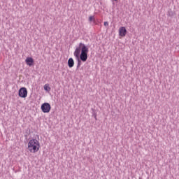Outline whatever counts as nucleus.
Instances as JSON below:
<instances>
[{
	"instance_id": "1",
	"label": "nucleus",
	"mask_w": 179,
	"mask_h": 179,
	"mask_svg": "<svg viewBox=\"0 0 179 179\" xmlns=\"http://www.w3.org/2000/svg\"><path fill=\"white\" fill-rule=\"evenodd\" d=\"M87 54H89V48L84 43H80L74 51V57L79 58L83 62L87 61Z\"/></svg>"
},
{
	"instance_id": "2",
	"label": "nucleus",
	"mask_w": 179,
	"mask_h": 179,
	"mask_svg": "<svg viewBox=\"0 0 179 179\" xmlns=\"http://www.w3.org/2000/svg\"><path fill=\"white\" fill-rule=\"evenodd\" d=\"M28 150L30 152V153H37L38 150H40V148H41V145H40V141L37 140L36 138H31L29 141L28 144Z\"/></svg>"
},
{
	"instance_id": "3",
	"label": "nucleus",
	"mask_w": 179,
	"mask_h": 179,
	"mask_svg": "<svg viewBox=\"0 0 179 179\" xmlns=\"http://www.w3.org/2000/svg\"><path fill=\"white\" fill-rule=\"evenodd\" d=\"M41 109L44 113L48 114L51 111V105L48 103H43L41 106Z\"/></svg>"
},
{
	"instance_id": "4",
	"label": "nucleus",
	"mask_w": 179,
	"mask_h": 179,
	"mask_svg": "<svg viewBox=\"0 0 179 179\" xmlns=\"http://www.w3.org/2000/svg\"><path fill=\"white\" fill-rule=\"evenodd\" d=\"M18 96L22 99H26L27 97V89L26 87H22L19 90Z\"/></svg>"
},
{
	"instance_id": "5",
	"label": "nucleus",
	"mask_w": 179,
	"mask_h": 179,
	"mask_svg": "<svg viewBox=\"0 0 179 179\" xmlns=\"http://www.w3.org/2000/svg\"><path fill=\"white\" fill-rule=\"evenodd\" d=\"M120 37H125L127 36V29L125 27H121L119 28Z\"/></svg>"
},
{
	"instance_id": "6",
	"label": "nucleus",
	"mask_w": 179,
	"mask_h": 179,
	"mask_svg": "<svg viewBox=\"0 0 179 179\" xmlns=\"http://www.w3.org/2000/svg\"><path fill=\"white\" fill-rule=\"evenodd\" d=\"M25 62L27 65H28L29 66H31L34 64V60L31 57H27V59H25Z\"/></svg>"
},
{
	"instance_id": "7",
	"label": "nucleus",
	"mask_w": 179,
	"mask_h": 179,
	"mask_svg": "<svg viewBox=\"0 0 179 179\" xmlns=\"http://www.w3.org/2000/svg\"><path fill=\"white\" fill-rule=\"evenodd\" d=\"M68 65L69 68H73V66L75 65V61H73V59L72 57L69 59Z\"/></svg>"
},
{
	"instance_id": "8",
	"label": "nucleus",
	"mask_w": 179,
	"mask_h": 179,
	"mask_svg": "<svg viewBox=\"0 0 179 179\" xmlns=\"http://www.w3.org/2000/svg\"><path fill=\"white\" fill-rule=\"evenodd\" d=\"M43 89L44 90H45V92H51V87H50V84H45L43 86Z\"/></svg>"
},
{
	"instance_id": "9",
	"label": "nucleus",
	"mask_w": 179,
	"mask_h": 179,
	"mask_svg": "<svg viewBox=\"0 0 179 179\" xmlns=\"http://www.w3.org/2000/svg\"><path fill=\"white\" fill-rule=\"evenodd\" d=\"M89 22H93L94 23H96V18L94 15L89 17Z\"/></svg>"
},
{
	"instance_id": "10",
	"label": "nucleus",
	"mask_w": 179,
	"mask_h": 179,
	"mask_svg": "<svg viewBox=\"0 0 179 179\" xmlns=\"http://www.w3.org/2000/svg\"><path fill=\"white\" fill-rule=\"evenodd\" d=\"M103 24H104V26H108V22H105Z\"/></svg>"
},
{
	"instance_id": "11",
	"label": "nucleus",
	"mask_w": 179,
	"mask_h": 179,
	"mask_svg": "<svg viewBox=\"0 0 179 179\" xmlns=\"http://www.w3.org/2000/svg\"><path fill=\"white\" fill-rule=\"evenodd\" d=\"M113 1H117V0H113Z\"/></svg>"
}]
</instances>
